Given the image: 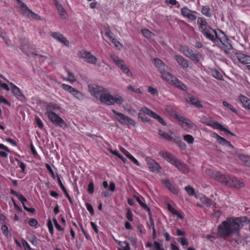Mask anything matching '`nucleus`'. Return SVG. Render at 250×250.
Returning <instances> with one entry per match:
<instances>
[{
	"mask_svg": "<svg viewBox=\"0 0 250 250\" xmlns=\"http://www.w3.org/2000/svg\"><path fill=\"white\" fill-rule=\"evenodd\" d=\"M213 126L215 127V126ZM215 127H216V128H219V129H220L221 130L225 131L227 133L230 134L231 135H234V134L232 132H231L230 131H229V130H227V129H226L222 125H221V126H215Z\"/></svg>",
	"mask_w": 250,
	"mask_h": 250,
	"instance_id": "13d9d810",
	"label": "nucleus"
},
{
	"mask_svg": "<svg viewBox=\"0 0 250 250\" xmlns=\"http://www.w3.org/2000/svg\"><path fill=\"white\" fill-rule=\"evenodd\" d=\"M79 56L80 58L83 59L85 62L91 64H96L98 60L90 52L84 50L80 51Z\"/></svg>",
	"mask_w": 250,
	"mask_h": 250,
	"instance_id": "39448f33",
	"label": "nucleus"
},
{
	"mask_svg": "<svg viewBox=\"0 0 250 250\" xmlns=\"http://www.w3.org/2000/svg\"><path fill=\"white\" fill-rule=\"evenodd\" d=\"M112 111L115 115L117 116V119L121 124L133 125L135 124L134 122L131 119L124 114L119 113L115 110H113Z\"/></svg>",
	"mask_w": 250,
	"mask_h": 250,
	"instance_id": "9d476101",
	"label": "nucleus"
},
{
	"mask_svg": "<svg viewBox=\"0 0 250 250\" xmlns=\"http://www.w3.org/2000/svg\"><path fill=\"white\" fill-rule=\"evenodd\" d=\"M2 232L3 234L7 235L8 234V227L6 225H2L1 228Z\"/></svg>",
	"mask_w": 250,
	"mask_h": 250,
	"instance_id": "338daca9",
	"label": "nucleus"
},
{
	"mask_svg": "<svg viewBox=\"0 0 250 250\" xmlns=\"http://www.w3.org/2000/svg\"><path fill=\"white\" fill-rule=\"evenodd\" d=\"M146 115L155 119L162 125H166V124L164 119L161 116L150 110L148 107L144 106L139 110L138 113V117L143 121L147 122L149 120L148 118L146 116Z\"/></svg>",
	"mask_w": 250,
	"mask_h": 250,
	"instance_id": "7ed1b4c3",
	"label": "nucleus"
},
{
	"mask_svg": "<svg viewBox=\"0 0 250 250\" xmlns=\"http://www.w3.org/2000/svg\"><path fill=\"white\" fill-rule=\"evenodd\" d=\"M10 85L11 87V91L16 96L22 97L23 95L21 91L20 88L15 85L12 83H10Z\"/></svg>",
	"mask_w": 250,
	"mask_h": 250,
	"instance_id": "7c9ffc66",
	"label": "nucleus"
},
{
	"mask_svg": "<svg viewBox=\"0 0 250 250\" xmlns=\"http://www.w3.org/2000/svg\"><path fill=\"white\" fill-rule=\"evenodd\" d=\"M236 57L239 62L243 64L250 63V56L242 53H237L235 54Z\"/></svg>",
	"mask_w": 250,
	"mask_h": 250,
	"instance_id": "aec40b11",
	"label": "nucleus"
},
{
	"mask_svg": "<svg viewBox=\"0 0 250 250\" xmlns=\"http://www.w3.org/2000/svg\"><path fill=\"white\" fill-rule=\"evenodd\" d=\"M51 36L55 39L59 41V42L64 44L66 46H68L69 45V41L64 37L63 35L61 34L59 32H52L51 34Z\"/></svg>",
	"mask_w": 250,
	"mask_h": 250,
	"instance_id": "4468645a",
	"label": "nucleus"
},
{
	"mask_svg": "<svg viewBox=\"0 0 250 250\" xmlns=\"http://www.w3.org/2000/svg\"><path fill=\"white\" fill-rule=\"evenodd\" d=\"M148 91L152 95L154 96H157L158 92L157 89L153 88L151 86H148Z\"/></svg>",
	"mask_w": 250,
	"mask_h": 250,
	"instance_id": "8fccbe9b",
	"label": "nucleus"
},
{
	"mask_svg": "<svg viewBox=\"0 0 250 250\" xmlns=\"http://www.w3.org/2000/svg\"><path fill=\"white\" fill-rule=\"evenodd\" d=\"M212 75L214 78H217L219 80H221L222 78V76L221 75L220 73L216 70L212 71Z\"/></svg>",
	"mask_w": 250,
	"mask_h": 250,
	"instance_id": "3c124183",
	"label": "nucleus"
},
{
	"mask_svg": "<svg viewBox=\"0 0 250 250\" xmlns=\"http://www.w3.org/2000/svg\"><path fill=\"white\" fill-rule=\"evenodd\" d=\"M201 12L203 15L207 17H210L211 16V13L210 12V9L208 6H204L202 7Z\"/></svg>",
	"mask_w": 250,
	"mask_h": 250,
	"instance_id": "c9c22d12",
	"label": "nucleus"
},
{
	"mask_svg": "<svg viewBox=\"0 0 250 250\" xmlns=\"http://www.w3.org/2000/svg\"><path fill=\"white\" fill-rule=\"evenodd\" d=\"M175 60L179 65L183 69H187L189 66V62L182 56L180 55H176L174 57Z\"/></svg>",
	"mask_w": 250,
	"mask_h": 250,
	"instance_id": "2eb2a0df",
	"label": "nucleus"
},
{
	"mask_svg": "<svg viewBox=\"0 0 250 250\" xmlns=\"http://www.w3.org/2000/svg\"><path fill=\"white\" fill-rule=\"evenodd\" d=\"M223 104L225 107L229 109L234 113H236V110L233 107V106L232 105L229 104V103L225 101L223 102Z\"/></svg>",
	"mask_w": 250,
	"mask_h": 250,
	"instance_id": "c03bdc74",
	"label": "nucleus"
},
{
	"mask_svg": "<svg viewBox=\"0 0 250 250\" xmlns=\"http://www.w3.org/2000/svg\"><path fill=\"white\" fill-rule=\"evenodd\" d=\"M161 74L163 79L167 81L170 84L178 86L177 83H179V82L175 76L167 71V70L162 71Z\"/></svg>",
	"mask_w": 250,
	"mask_h": 250,
	"instance_id": "9b49d317",
	"label": "nucleus"
},
{
	"mask_svg": "<svg viewBox=\"0 0 250 250\" xmlns=\"http://www.w3.org/2000/svg\"><path fill=\"white\" fill-rule=\"evenodd\" d=\"M163 234L165 237L166 241H169L170 239V236L169 234L167 231H166L165 229L163 230Z\"/></svg>",
	"mask_w": 250,
	"mask_h": 250,
	"instance_id": "e2e57ef3",
	"label": "nucleus"
},
{
	"mask_svg": "<svg viewBox=\"0 0 250 250\" xmlns=\"http://www.w3.org/2000/svg\"><path fill=\"white\" fill-rule=\"evenodd\" d=\"M183 139L186 141L188 145H191L194 142V138L190 135L187 134L183 136Z\"/></svg>",
	"mask_w": 250,
	"mask_h": 250,
	"instance_id": "58836bf2",
	"label": "nucleus"
},
{
	"mask_svg": "<svg viewBox=\"0 0 250 250\" xmlns=\"http://www.w3.org/2000/svg\"><path fill=\"white\" fill-rule=\"evenodd\" d=\"M120 149L124 154H125L129 160H130L135 164L138 166H140V164L139 163L138 160L134 158V157L133 155H132L128 151H127L126 150H125L124 148L122 147H120Z\"/></svg>",
	"mask_w": 250,
	"mask_h": 250,
	"instance_id": "bb28decb",
	"label": "nucleus"
},
{
	"mask_svg": "<svg viewBox=\"0 0 250 250\" xmlns=\"http://www.w3.org/2000/svg\"><path fill=\"white\" fill-rule=\"evenodd\" d=\"M159 154L164 159L167 161L168 162L173 164L175 162L177 158L173 156L171 153L167 151H161L159 152Z\"/></svg>",
	"mask_w": 250,
	"mask_h": 250,
	"instance_id": "6ab92c4d",
	"label": "nucleus"
},
{
	"mask_svg": "<svg viewBox=\"0 0 250 250\" xmlns=\"http://www.w3.org/2000/svg\"><path fill=\"white\" fill-rule=\"evenodd\" d=\"M181 13L182 16L188 19L189 22L194 21L197 19L195 15L197 12L195 11L191 10L187 6L182 8Z\"/></svg>",
	"mask_w": 250,
	"mask_h": 250,
	"instance_id": "1a4fd4ad",
	"label": "nucleus"
},
{
	"mask_svg": "<svg viewBox=\"0 0 250 250\" xmlns=\"http://www.w3.org/2000/svg\"><path fill=\"white\" fill-rule=\"evenodd\" d=\"M223 46L222 47V49H223L225 52L226 54H229V51L232 49V46L230 44L228 43L227 44H226L225 43V45H223Z\"/></svg>",
	"mask_w": 250,
	"mask_h": 250,
	"instance_id": "a18cd8bd",
	"label": "nucleus"
},
{
	"mask_svg": "<svg viewBox=\"0 0 250 250\" xmlns=\"http://www.w3.org/2000/svg\"><path fill=\"white\" fill-rule=\"evenodd\" d=\"M45 167H46V168L47 169V170L51 174L52 177H55V174L54 173V171H53V169H52L51 167H50V166L49 164H45Z\"/></svg>",
	"mask_w": 250,
	"mask_h": 250,
	"instance_id": "69168bd1",
	"label": "nucleus"
},
{
	"mask_svg": "<svg viewBox=\"0 0 250 250\" xmlns=\"http://www.w3.org/2000/svg\"><path fill=\"white\" fill-rule=\"evenodd\" d=\"M110 57L113 62L121 69H122L124 67V66L126 65L123 59L120 58L114 54H111L110 55Z\"/></svg>",
	"mask_w": 250,
	"mask_h": 250,
	"instance_id": "412c9836",
	"label": "nucleus"
},
{
	"mask_svg": "<svg viewBox=\"0 0 250 250\" xmlns=\"http://www.w3.org/2000/svg\"><path fill=\"white\" fill-rule=\"evenodd\" d=\"M88 90L92 96L98 98L102 103L106 105H111L115 104L121 105L124 101L121 96L111 95L106 89L96 84L88 85Z\"/></svg>",
	"mask_w": 250,
	"mask_h": 250,
	"instance_id": "f257e3e1",
	"label": "nucleus"
},
{
	"mask_svg": "<svg viewBox=\"0 0 250 250\" xmlns=\"http://www.w3.org/2000/svg\"><path fill=\"white\" fill-rule=\"evenodd\" d=\"M30 242L35 246H37L38 245V240L36 237L32 236L29 240Z\"/></svg>",
	"mask_w": 250,
	"mask_h": 250,
	"instance_id": "680f3d73",
	"label": "nucleus"
},
{
	"mask_svg": "<svg viewBox=\"0 0 250 250\" xmlns=\"http://www.w3.org/2000/svg\"><path fill=\"white\" fill-rule=\"evenodd\" d=\"M208 121L206 122H203V123L206 125H221L220 124L214 122L210 118H207Z\"/></svg>",
	"mask_w": 250,
	"mask_h": 250,
	"instance_id": "603ef678",
	"label": "nucleus"
},
{
	"mask_svg": "<svg viewBox=\"0 0 250 250\" xmlns=\"http://www.w3.org/2000/svg\"><path fill=\"white\" fill-rule=\"evenodd\" d=\"M134 198L138 202V203L142 207V208L148 211H150L149 208L148 207V206L146 204H144L138 197L134 196Z\"/></svg>",
	"mask_w": 250,
	"mask_h": 250,
	"instance_id": "a19ab883",
	"label": "nucleus"
},
{
	"mask_svg": "<svg viewBox=\"0 0 250 250\" xmlns=\"http://www.w3.org/2000/svg\"><path fill=\"white\" fill-rule=\"evenodd\" d=\"M178 140L177 141H175L177 145L182 149H185L187 147L185 143L182 142L179 137H177Z\"/></svg>",
	"mask_w": 250,
	"mask_h": 250,
	"instance_id": "de8ad7c7",
	"label": "nucleus"
},
{
	"mask_svg": "<svg viewBox=\"0 0 250 250\" xmlns=\"http://www.w3.org/2000/svg\"><path fill=\"white\" fill-rule=\"evenodd\" d=\"M123 73L125 74L128 77H132V74L126 65L121 69Z\"/></svg>",
	"mask_w": 250,
	"mask_h": 250,
	"instance_id": "49530a36",
	"label": "nucleus"
},
{
	"mask_svg": "<svg viewBox=\"0 0 250 250\" xmlns=\"http://www.w3.org/2000/svg\"><path fill=\"white\" fill-rule=\"evenodd\" d=\"M67 74L68 75V77L67 78V79H65V81H68V82H71V83L76 81V78H75L74 74L73 73L70 72L68 70L67 71Z\"/></svg>",
	"mask_w": 250,
	"mask_h": 250,
	"instance_id": "79ce46f5",
	"label": "nucleus"
},
{
	"mask_svg": "<svg viewBox=\"0 0 250 250\" xmlns=\"http://www.w3.org/2000/svg\"><path fill=\"white\" fill-rule=\"evenodd\" d=\"M94 188L93 182H91L87 188V191L90 193H92L94 192Z\"/></svg>",
	"mask_w": 250,
	"mask_h": 250,
	"instance_id": "bf43d9fd",
	"label": "nucleus"
},
{
	"mask_svg": "<svg viewBox=\"0 0 250 250\" xmlns=\"http://www.w3.org/2000/svg\"><path fill=\"white\" fill-rule=\"evenodd\" d=\"M154 248L155 250H164L161 248L160 244L157 242H155L154 243Z\"/></svg>",
	"mask_w": 250,
	"mask_h": 250,
	"instance_id": "774afa93",
	"label": "nucleus"
},
{
	"mask_svg": "<svg viewBox=\"0 0 250 250\" xmlns=\"http://www.w3.org/2000/svg\"><path fill=\"white\" fill-rule=\"evenodd\" d=\"M197 22L198 25L199 30L201 32L203 31L204 29L205 30L208 28L210 27L208 25L206 19L204 18H198Z\"/></svg>",
	"mask_w": 250,
	"mask_h": 250,
	"instance_id": "5701e85b",
	"label": "nucleus"
},
{
	"mask_svg": "<svg viewBox=\"0 0 250 250\" xmlns=\"http://www.w3.org/2000/svg\"><path fill=\"white\" fill-rule=\"evenodd\" d=\"M19 12L23 16L31 19L40 20V17L30 10L25 3L21 0H14Z\"/></svg>",
	"mask_w": 250,
	"mask_h": 250,
	"instance_id": "20e7f679",
	"label": "nucleus"
},
{
	"mask_svg": "<svg viewBox=\"0 0 250 250\" xmlns=\"http://www.w3.org/2000/svg\"><path fill=\"white\" fill-rule=\"evenodd\" d=\"M244 184L238 180L234 177H231V180H230L229 186L237 188H239L244 186Z\"/></svg>",
	"mask_w": 250,
	"mask_h": 250,
	"instance_id": "a878e982",
	"label": "nucleus"
},
{
	"mask_svg": "<svg viewBox=\"0 0 250 250\" xmlns=\"http://www.w3.org/2000/svg\"><path fill=\"white\" fill-rule=\"evenodd\" d=\"M61 87L64 90L69 92L72 95H73L78 100H81L83 99V94L80 91L72 87L71 86L66 84L62 83Z\"/></svg>",
	"mask_w": 250,
	"mask_h": 250,
	"instance_id": "6e6552de",
	"label": "nucleus"
},
{
	"mask_svg": "<svg viewBox=\"0 0 250 250\" xmlns=\"http://www.w3.org/2000/svg\"><path fill=\"white\" fill-rule=\"evenodd\" d=\"M142 33L143 35L147 38H151L152 37L154 36V35L147 29H143Z\"/></svg>",
	"mask_w": 250,
	"mask_h": 250,
	"instance_id": "37998d69",
	"label": "nucleus"
},
{
	"mask_svg": "<svg viewBox=\"0 0 250 250\" xmlns=\"http://www.w3.org/2000/svg\"><path fill=\"white\" fill-rule=\"evenodd\" d=\"M154 62L156 66L158 68L160 73L168 69V66L166 65L161 60L154 59Z\"/></svg>",
	"mask_w": 250,
	"mask_h": 250,
	"instance_id": "cd10ccee",
	"label": "nucleus"
},
{
	"mask_svg": "<svg viewBox=\"0 0 250 250\" xmlns=\"http://www.w3.org/2000/svg\"><path fill=\"white\" fill-rule=\"evenodd\" d=\"M172 165L175 166L180 171L183 173H188L189 171L188 168L187 167L186 165L177 158L176 159Z\"/></svg>",
	"mask_w": 250,
	"mask_h": 250,
	"instance_id": "dca6fc26",
	"label": "nucleus"
},
{
	"mask_svg": "<svg viewBox=\"0 0 250 250\" xmlns=\"http://www.w3.org/2000/svg\"><path fill=\"white\" fill-rule=\"evenodd\" d=\"M162 183L167 187L172 192L176 194L178 193V191L176 188L172 185L168 180L164 179L162 180Z\"/></svg>",
	"mask_w": 250,
	"mask_h": 250,
	"instance_id": "c85d7f7f",
	"label": "nucleus"
},
{
	"mask_svg": "<svg viewBox=\"0 0 250 250\" xmlns=\"http://www.w3.org/2000/svg\"><path fill=\"white\" fill-rule=\"evenodd\" d=\"M120 248L118 250H130L129 244L125 241H116Z\"/></svg>",
	"mask_w": 250,
	"mask_h": 250,
	"instance_id": "473e14b6",
	"label": "nucleus"
},
{
	"mask_svg": "<svg viewBox=\"0 0 250 250\" xmlns=\"http://www.w3.org/2000/svg\"><path fill=\"white\" fill-rule=\"evenodd\" d=\"M173 133L172 132H170V134H168L161 130H159V135L167 140H171L172 139V138L171 136V135Z\"/></svg>",
	"mask_w": 250,
	"mask_h": 250,
	"instance_id": "e433bc0d",
	"label": "nucleus"
},
{
	"mask_svg": "<svg viewBox=\"0 0 250 250\" xmlns=\"http://www.w3.org/2000/svg\"><path fill=\"white\" fill-rule=\"evenodd\" d=\"M146 161L149 169L153 172L159 173L160 172L161 167L154 160L150 157H146Z\"/></svg>",
	"mask_w": 250,
	"mask_h": 250,
	"instance_id": "f8f14e48",
	"label": "nucleus"
},
{
	"mask_svg": "<svg viewBox=\"0 0 250 250\" xmlns=\"http://www.w3.org/2000/svg\"><path fill=\"white\" fill-rule=\"evenodd\" d=\"M243 222L242 218H228L218 227L217 235L223 238H228L235 233L239 235V230L243 227Z\"/></svg>",
	"mask_w": 250,
	"mask_h": 250,
	"instance_id": "f03ea898",
	"label": "nucleus"
},
{
	"mask_svg": "<svg viewBox=\"0 0 250 250\" xmlns=\"http://www.w3.org/2000/svg\"><path fill=\"white\" fill-rule=\"evenodd\" d=\"M186 101L188 103H190L196 107L200 108L203 106L200 101L193 96L189 95L186 99Z\"/></svg>",
	"mask_w": 250,
	"mask_h": 250,
	"instance_id": "b1692460",
	"label": "nucleus"
},
{
	"mask_svg": "<svg viewBox=\"0 0 250 250\" xmlns=\"http://www.w3.org/2000/svg\"><path fill=\"white\" fill-rule=\"evenodd\" d=\"M126 218L129 221H132L133 220V214L129 208L127 209Z\"/></svg>",
	"mask_w": 250,
	"mask_h": 250,
	"instance_id": "6e6d98bb",
	"label": "nucleus"
},
{
	"mask_svg": "<svg viewBox=\"0 0 250 250\" xmlns=\"http://www.w3.org/2000/svg\"><path fill=\"white\" fill-rule=\"evenodd\" d=\"M207 173L210 174L212 177H214L218 181L229 186L230 180H231V177L222 174L219 172L211 171L210 169L208 170Z\"/></svg>",
	"mask_w": 250,
	"mask_h": 250,
	"instance_id": "0eeeda50",
	"label": "nucleus"
},
{
	"mask_svg": "<svg viewBox=\"0 0 250 250\" xmlns=\"http://www.w3.org/2000/svg\"><path fill=\"white\" fill-rule=\"evenodd\" d=\"M49 119L53 123L57 125H59L62 123V119L58 116L54 112L48 111L46 113Z\"/></svg>",
	"mask_w": 250,
	"mask_h": 250,
	"instance_id": "f3484780",
	"label": "nucleus"
},
{
	"mask_svg": "<svg viewBox=\"0 0 250 250\" xmlns=\"http://www.w3.org/2000/svg\"><path fill=\"white\" fill-rule=\"evenodd\" d=\"M148 212H149V222H150V223L148 225V227L150 229H152V231H153V236L154 237H155V234H156V231H155V229L154 222V220L152 217V216L151 215L150 211H148Z\"/></svg>",
	"mask_w": 250,
	"mask_h": 250,
	"instance_id": "f704fd0d",
	"label": "nucleus"
},
{
	"mask_svg": "<svg viewBox=\"0 0 250 250\" xmlns=\"http://www.w3.org/2000/svg\"><path fill=\"white\" fill-rule=\"evenodd\" d=\"M17 197L18 198V199L22 203L23 206H25L24 204V202H26V199L23 197V196L21 194V193H19L18 195H17Z\"/></svg>",
	"mask_w": 250,
	"mask_h": 250,
	"instance_id": "5fc2aeb1",
	"label": "nucleus"
},
{
	"mask_svg": "<svg viewBox=\"0 0 250 250\" xmlns=\"http://www.w3.org/2000/svg\"><path fill=\"white\" fill-rule=\"evenodd\" d=\"M53 221L54 222V225L55 227L59 230H62L63 229L58 224L57 220L55 218L53 219Z\"/></svg>",
	"mask_w": 250,
	"mask_h": 250,
	"instance_id": "052dcab7",
	"label": "nucleus"
},
{
	"mask_svg": "<svg viewBox=\"0 0 250 250\" xmlns=\"http://www.w3.org/2000/svg\"><path fill=\"white\" fill-rule=\"evenodd\" d=\"M180 50L185 56L191 59L195 63L199 61V57L198 54L195 53L193 50L187 46H181Z\"/></svg>",
	"mask_w": 250,
	"mask_h": 250,
	"instance_id": "423d86ee",
	"label": "nucleus"
},
{
	"mask_svg": "<svg viewBox=\"0 0 250 250\" xmlns=\"http://www.w3.org/2000/svg\"><path fill=\"white\" fill-rule=\"evenodd\" d=\"M174 117L179 121L180 124H184L186 125H190L192 124L190 120L181 116L177 113L174 114Z\"/></svg>",
	"mask_w": 250,
	"mask_h": 250,
	"instance_id": "c756f323",
	"label": "nucleus"
},
{
	"mask_svg": "<svg viewBox=\"0 0 250 250\" xmlns=\"http://www.w3.org/2000/svg\"><path fill=\"white\" fill-rule=\"evenodd\" d=\"M239 99L244 107L248 108L250 106V100L246 96L240 95L239 97Z\"/></svg>",
	"mask_w": 250,
	"mask_h": 250,
	"instance_id": "2f4dec72",
	"label": "nucleus"
},
{
	"mask_svg": "<svg viewBox=\"0 0 250 250\" xmlns=\"http://www.w3.org/2000/svg\"><path fill=\"white\" fill-rule=\"evenodd\" d=\"M167 209L172 214L176 215L179 218L181 219L183 218V217L182 215V214H181L177 210H176L170 204L167 205Z\"/></svg>",
	"mask_w": 250,
	"mask_h": 250,
	"instance_id": "4c0bfd02",
	"label": "nucleus"
},
{
	"mask_svg": "<svg viewBox=\"0 0 250 250\" xmlns=\"http://www.w3.org/2000/svg\"><path fill=\"white\" fill-rule=\"evenodd\" d=\"M0 86L6 91H8L10 90L8 85L5 83H2L1 81H0Z\"/></svg>",
	"mask_w": 250,
	"mask_h": 250,
	"instance_id": "0e129e2a",
	"label": "nucleus"
},
{
	"mask_svg": "<svg viewBox=\"0 0 250 250\" xmlns=\"http://www.w3.org/2000/svg\"><path fill=\"white\" fill-rule=\"evenodd\" d=\"M216 41L217 40L220 41L223 45H225V42L227 40V36L220 29H216L215 32Z\"/></svg>",
	"mask_w": 250,
	"mask_h": 250,
	"instance_id": "4be33fe9",
	"label": "nucleus"
},
{
	"mask_svg": "<svg viewBox=\"0 0 250 250\" xmlns=\"http://www.w3.org/2000/svg\"><path fill=\"white\" fill-rule=\"evenodd\" d=\"M202 201L203 204L208 207H211L214 205V202L212 200L206 197L202 198Z\"/></svg>",
	"mask_w": 250,
	"mask_h": 250,
	"instance_id": "ea45409f",
	"label": "nucleus"
},
{
	"mask_svg": "<svg viewBox=\"0 0 250 250\" xmlns=\"http://www.w3.org/2000/svg\"><path fill=\"white\" fill-rule=\"evenodd\" d=\"M55 5L57 9L59 15L62 19H66L67 17V13L62 4L58 2H55Z\"/></svg>",
	"mask_w": 250,
	"mask_h": 250,
	"instance_id": "393cba45",
	"label": "nucleus"
},
{
	"mask_svg": "<svg viewBox=\"0 0 250 250\" xmlns=\"http://www.w3.org/2000/svg\"><path fill=\"white\" fill-rule=\"evenodd\" d=\"M58 182L59 184V185L60 186V187L62 189V190H63V191L64 192L65 195L66 196L67 199H68L69 201L70 202V203L71 204H73V201L70 196V195H69V194L68 193L66 188H65V187H64V186L63 185L60 178L59 177H58Z\"/></svg>",
	"mask_w": 250,
	"mask_h": 250,
	"instance_id": "72a5a7b5",
	"label": "nucleus"
},
{
	"mask_svg": "<svg viewBox=\"0 0 250 250\" xmlns=\"http://www.w3.org/2000/svg\"><path fill=\"white\" fill-rule=\"evenodd\" d=\"M215 30L212 29L211 28L209 27L204 30L201 33L203 35L209 40L216 42V37H215Z\"/></svg>",
	"mask_w": 250,
	"mask_h": 250,
	"instance_id": "ddd939ff",
	"label": "nucleus"
},
{
	"mask_svg": "<svg viewBox=\"0 0 250 250\" xmlns=\"http://www.w3.org/2000/svg\"><path fill=\"white\" fill-rule=\"evenodd\" d=\"M185 189L189 195L194 194V189L190 186H187L185 187Z\"/></svg>",
	"mask_w": 250,
	"mask_h": 250,
	"instance_id": "864d4df0",
	"label": "nucleus"
},
{
	"mask_svg": "<svg viewBox=\"0 0 250 250\" xmlns=\"http://www.w3.org/2000/svg\"><path fill=\"white\" fill-rule=\"evenodd\" d=\"M114 44V45L119 48H121L122 47V44L121 43L116 39H112V40L111 41Z\"/></svg>",
	"mask_w": 250,
	"mask_h": 250,
	"instance_id": "4d7b16f0",
	"label": "nucleus"
},
{
	"mask_svg": "<svg viewBox=\"0 0 250 250\" xmlns=\"http://www.w3.org/2000/svg\"><path fill=\"white\" fill-rule=\"evenodd\" d=\"M212 137L214 138L218 143L221 145L228 146L229 147H233L230 144V143L226 140L225 138L221 137L219 135H218L216 133H213L212 134Z\"/></svg>",
	"mask_w": 250,
	"mask_h": 250,
	"instance_id": "a211bd4d",
	"label": "nucleus"
},
{
	"mask_svg": "<svg viewBox=\"0 0 250 250\" xmlns=\"http://www.w3.org/2000/svg\"><path fill=\"white\" fill-rule=\"evenodd\" d=\"M127 89L129 90L132 91L134 92L138 93V94H142V91L139 88H135L131 85H129L127 87Z\"/></svg>",
	"mask_w": 250,
	"mask_h": 250,
	"instance_id": "09e8293b",
	"label": "nucleus"
}]
</instances>
